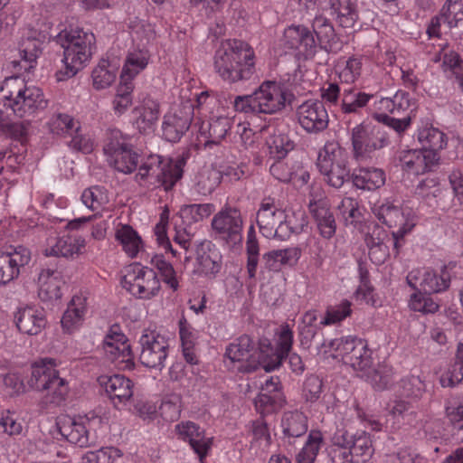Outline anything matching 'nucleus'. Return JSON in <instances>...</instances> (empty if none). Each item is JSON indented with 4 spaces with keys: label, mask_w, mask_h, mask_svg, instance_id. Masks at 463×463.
I'll return each instance as SVG.
<instances>
[{
    "label": "nucleus",
    "mask_w": 463,
    "mask_h": 463,
    "mask_svg": "<svg viewBox=\"0 0 463 463\" xmlns=\"http://www.w3.org/2000/svg\"><path fill=\"white\" fill-rule=\"evenodd\" d=\"M232 122L227 117L211 118L208 122V141L206 144H219L231 128Z\"/></svg>",
    "instance_id": "0e129e2a"
},
{
    "label": "nucleus",
    "mask_w": 463,
    "mask_h": 463,
    "mask_svg": "<svg viewBox=\"0 0 463 463\" xmlns=\"http://www.w3.org/2000/svg\"><path fill=\"white\" fill-rule=\"evenodd\" d=\"M45 35L36 30L30 29L19 43V54L21 60L14 61V66L19 65L21 70L30 71L37 63V59L43 50Z\"/></svg>",
    "instance_id": "6ab92c4d"
},
{
    "label": "nucleus",
    "mask_w": 463,
    "mask_h": 463,
    "mask_svg": "<svg viewBox=\"0 0 463 463\" xmlns=\"http://www.w3.org/2000/svg\"><path fill=\"white\" fill-rule=\"evenodd\" d=\"M308 209L319 234L325 239H331L335 234L336 222L327 198L321 196L310 199Z\"/></svg>",
    "instance_id": "aec40b11"
},
{
    "label": "nucleus",
    "mask_w": 463,
    "mask_h": 463,
    "mask_svg": "<svg viewBox=\"0 0 463 463\" xmlns=\"http://www.w3.org/2000/svg\"><path fill=\"white\" fill-rule=\"evenodd\" d=\"M323 443V435L319 430H311L307 439L297 456L298 463H314Z\"/></svg>",
    "instance_id": "864d4df0"
},
{
    "label": "nucleus",
    "mask_w": 463,
    "mask_h": 463,
    "mask_svg": "<svg viewBox=\"0 0 463 463\" xmlns=\"http://www.w3.org/2000/svg\"><path fill=\"white\" fill-rule=\"evenodd\" d=\"M39 298L43 301L57 300L61 298L60 272L51 269H42L38 276Z\"/></svg>",
    "instance_id": "72a5a7b5"
},
{
    "label": "nucleus",
    "mask_w": 463,
    "mask_h": 463,
    "mask_svg": "<svg viewBox=\"0 0 463 463\" xmlns=\"http://www.w3.org/2000/svg\"><path fill=\"white\" fill-rule=\"evenodd\" d=\"M283 44L288 49H298L306 58L317 52V42L313 33L302 25L288 27L283 35Z\"/></svg>",
    "instance_id": "5701e85b"
},
{
    "label": "nucleus",
    "mask_w": 463,
    "mask_h": 463,
    "mask_svg": "<svg viewBox=\"0 0 463 463\" xmlns=\"http://www.w3.org/2000/svg\"><path fill=\"white\" fill-rule=\"evenodd\" d=\"M283 439L288 444L307 431V418L299 411H287L281 419Z\"/></svg>",
    "instance_id": "f704fd0d"
},
{
    "label": "nucleus",
    "mask_w": 463,
    "mask_h": 463,
    "mask_svg": "<svg viewBox=\"0 0 463 463\" xmlns=\"http://www.w3.org/2000/svg\"><path fill=\"white\" fill-rule=\"evenodd\" d=\"M52 133L59 136H72L80 128V123L66 113H55L48 122Z\"/></svg>",
    "instance_id": "3c124183"
},
{
    "label": "nucleus",
    "mask_w": 463,
    "mask_h": 463,
    "mask_svg": "<svg viewBox=\"0 0 463 463\" xmlns=\"http://www.w3.org/2000/svg\"><path fill=\"white\" fill-rule=\"evenodd\" d=\"M83 204L91 211H99L109 203V196L104 187L95 185L87 188L81 194Z\"/></svg>",
    "instance_id": "bf43d9fd"
},
{
    "label": "nucleus",
    "mask_w": 463,
    "mask_h": 463,
    "mask_svg": "<svg viewBox=\"0 0 463 463\" xmlns=\"http://www.w3.org/2000/svg\"><path fill=\"white\" fill-rule=\"evenodd\" d=\"M416 292L411 295L409 307L414 312H420L423 315L434 314L439 308V304L430 297V294L425 293L420 289H415Z\"/></svg>",
    "instance_id": "5fc2aeb1"
},
{
    "label": "nucleus",
    "mask_w": 463,
    "mask_h": 463,
    "mask_svg": "<svg viewBox=\"0 0 463 463\" xmlns=\"http://www.w3.org/2000/svg\"><path fill=\"white\" fill-rule=\"evenodd\" d=\"M372 387L376 391H383L390 388L394 382V371L391 365L386 364H378L376 368L369 370L363 374Z\"/></svg>",
    "instance_id": "37998d69"
},
{
    "label": "nucleus",
    "mask_w": 463,
    "mask_h": 463,
    "mask_svg": "<svg viewBox=\"0 0 463 463\" xmlns=\"http://www.w3.org/2000/svg\"><path fill=\"white\" fill-rule=\"evenodd\" d=\"M59 363L51 357L42 358L32 366L29 385L33 390L43 392L38 406L41 410L50 411L62 406L69 394V383L60 376L57 370Z\"/></svg>",
    "instance_id": "f03ea898"
},
{
    "label": "nucleus",
    "mask_w": 463,
    "mask_h": 463,
    "mask_svg": "<svg viewBox=\"0 0 463 463\" xmlns=\"http://www.w3.org/2000/svg\"><path fill=\"white\" fill-rule=\"evenodd\" d=\"M191 124L190 113H169L165 116L163 122V136L169 142H177L189 129Z\"/></svg>",
    "instance_id": "2f4dec72"
},
{
    "label": "nucleus",
    "mask_w": 463,
    "mask_h": 463,
    "mask_svg": "<svg viewBox=\"0 0 463 463\" xmlns=\"http://www.w3.org/2000/svg\"><path fill=\"white\" fill-rule=\"evenodd\" d=\"M98 382L115 406L125 404L133 396L134 383L122 374L101 375Z\"/></svg>",
    "instance_id": "4be33fe9"
},
{
    "label": "nucleus",
    "mask_w": 463,
    "mask_h": 463,
    "mask_svg": "<svg viewBox=\"0 0 463 463\" xmlns=\"http://www.w3.org/2000/svg\"><path fill=\"white\" fill-rule=\"evenodd\" d=\"M57 42L63 49L64 73L72 77L90 60L95 36L91 32L77 27L59 33Z\"/></svg>",
    "instance_id": "423d86ee"
},
{
    "label": "nucleus",
    "mask_w": 463,
    "mask_h": 463,
    "mask_svg": "<svg viewBox=\"0 0 463 463\" xmlns=\"http://www.w3.org/2000/svg\"><path fill=\"white\" fill-rule=\"evenodd\" d=\"M139 155L133 149V146H129L127 149L117 152L110 157L107 158L109 165L113 166L117 171L123 174H131L138 165Z\"/></svg>",
    "instance_id": "a18cd8bd"
},
{
    "label": "nucleus",
    "mask_w": 463,
    "mask_h": 463,
    "mask_svg": "<svg viewBox=\"0 0 463 463\" xmlns=\"http://www.w3.org/2000/svg\"><path fill=\"white\" fill-rule=\"evenodd\" d=\"M179 439L188 442L193 450L199 456L200 460L206 457L211 448L212 440L205 437V431L195 422L181 421L175 426Z\"/></svg>",
    "instance_id": "412c9836"
},
{
    "label": "nucleus",
    "mask_w": 463,
    "mask_h": 463,
    "mask_svg": "<svg viewBox=\"0 0 463 463\" xmlns=\"http://www.w3.org/2000/svg\"><path fill=\"white\" fill-rule=\"evenodd\" d=\"M115 237L121 244L123 250L130 258L137 257V253L142 249V240L130 225H119L116 230Z\"/></svg>",
    "instance_id": "c03bdc74"
},
{
    "label": "nucleus",
    "mask_w": 463,
    "mask_h": 463,
    "mask_svg": "<svg viewBox=\"0 0 463 463\" xmlns=\"http://www.w3.org/2000/svg\"><path fill=\"white\" fill-rule=\"evenodd\" d=\"M31 258L30 250L21 245L0 250V285H6L16 279L21 268L28 265Z\"/></svg>",
    "instance_id": "f3484780"
},
{
    "label": "nucleus",
    "mask_w": 463,
    "mask_h": 463,
    "mask_svg": "<svg viewBox=\"0 0 463 463\" xmlns=\"http://www.w3.org/2000/svg\"><path fill=\"white\" fill-rule=\"evenodd\" d=\"M86 247V240L81 236H62L53 245L44 250L46 256L74 257L82 254Z\"/></svg>",
    "instance_id": "7c9ffc66"
},
{
    "label": "nucleus",
    "mask_w": 463,
    "mask_h": 463,
    "mask_svg": "<svg viewBox=\"0 0 463 463\" xmlns=\"http://www.w3.org/2000/svg\"><path fill=\"white\" fill-rule=\"evenodd\" d=\"M184 164V160H164L158 155H152L139 166L136 179L168 191L183 176Z\"/></svg>",
    "instance_id": "0eeeda50"
},
{
    "label": "nucleus",
    "mask_w": 463,
    "mask_h": 463,
    "mask_svg": "<svg viewBox=\"0 0 463 463\" xmlns=\"http://www.w3.org/2000/svg\"><path fill=\"white\" fill-rule=\"evenodd\" d=\"M120 457L119 450L112 448H101L95 451H88L81 458V463H114Z\"/></svg>",
    "instance_id": "338daca9"
},
{
    "label": "nucleus",
    "mask_w": 463,
    "mask_h": 463,
    "mask_svg": "<svg viewBox=\"0 0 463 463\" xmlns=\"http://www.w3.org/2000/svg\"><path fill=\"white\" fill-rule=\"evenodd\" d=\"M116 67L102 60L92 71L93 87L103 90L109 87L116 79Z\"/></svg>",
    "instance_id": "6e6d98bb"
},
{
    "label": "nucleus",
    "mask_w": 463,
    "mask_h": 463,
    "mask_svg": "<svg viewBox=\"0 0 463 463\" xmlns=\"http://www.w3.org/2000/svg\"><path fill=\"white\" fill-rule=\"evenodd\" d=\"M320 5L343 28H353L358 19L356 0H320Z\"/></svg>",
    "instance_id": "393cba45"
},
{
    "label": "nucleus",
    "mask_w": 463,
    "mask_h": 463,
    "mask_svg": "<svg viewBox=\"0 0 463 463\" xmlns=\"http://www.w3.org/2000/svg\"><path fill=\"white\" fill-rule=\"evenodd\" d=\"M385 173L381 168L361 167L352 175L354 185L358 189L374 191L385 184Z\"/></svg>",
    "instance_id": "c9c22d12"
},
{
    "label": "nucleus",
    "mask_w": 463,
    "mask_h": 463,
    "mask_svg": "<svg viewBox=\"0 0 463 463\" xmlns=\"http://www.w3.org/2000/svg\"><path fill=\"white\" fill-rule=\"evenodd\" d=\"M439 156L433 151L420 149L402 150L399 154L402 169L408 174L422 175L438 163Z\"/></svg>",
    "instance_id": "a211bd4d"
},
{
    "label": "nucleus",
    "mask_w": 463,
    "mask_h": 463,
    "mask_svg": "<svg viewBox=\"0 0 463 463\" xmlns=\"http://www.w3.org/2000/svg\"><path fill=\"white\" fill-rule=\"evenodd\" d=\"M215 211L213 203H194L184 205L180 209V215L189 223L198 222L208 218Z\"/></svg>",
    "instance_id": "13d9d810"
},
{
    "label": "nucleus",
    "mask_w": 463,
    "mask_h": 463,
    "mask_svg": "<svg viewBox=\"0 0 463 463\" xmlns=\"http://www.w3.org/2000/svg\"><path fill=\"white\" fill-rule=\"evenodd\" d=\"M139 345L140 363L147 368L161 371L168 356V340L156 331H150L141 335Z\"/></svg>",
    "instance_id": "ddd939ff"
},
{
    "label": "nucleus",
    "mask_w": 463,
    "mask_h": 463,
    "mask_svg": "<svg viewBox=\"0 0 463 463\" xmlns=\"http://www.w3.org/2000/svg\"><path fill=\"white\" fill-rule=\"evenodd\" d=\"M150 262L152 266L158 270L163 281L174 291L177 290L179 282L173 265L166 261L162 255H155Z\"/></svg>",
    "instance_id": "680f3d73"
},
{
    "label": "nucleus",
    "mask_w": 463,
    "mask_h": 463,
    "mask_svg": "<svg viewBox=\"0 0 463 463\" xmlns=\"http://www.w3.org/2000/svg\"><path fill=\"white\" fill-rule=\"evenodd\" d=\"M313 32L317 35L321 48L328 51L336 41V35L331 22L322 14H317L312 23Z\"/></svg>",
    "instance_id": "de8ad7c7"
},
{
    "label": "nucleus",
    "mask_w": 463,
    "mask_h": 463,
    "mask_svg": "<svg viewBox=\"0 0 463 463\" xmlns=\"http://www.w3.org/2000/svg\"><path fill=\"white\" fill-rule=\"evenodd\" d=\"M442 69L448 77L454 76L463 90V61L453 51L444 52L442 57Z\"/></svg>",
    "instance_id": "e2e57ef3"
},
{
    "label": "nucleus",
    "mask_w": 463,
    "mask_h": 463,
    "mask_svg": "<svg viewBox=\"0 0 463 463\" xmlns=\"http://www.w3.org/2000/svg\"><path fill=\"white\" fill-rule=\"evenodd\" d=\"M4 106L12 109L18 118H27L47 107L41 89L27 86L19 77L6 78L0 89Z\"/></svg>",
    "instance_id": "20e7f679"
},
{
    "label": "nucleus",
    "mask_w": 463,
    "mask_h": 463,
    "mask_svg": "<svg viewBox=\"0 0 463 463\" xmlns=\"http://www.w3.org/2000/svg\"><path fill=\"white\" fill-rule=\"evenodd\" d=\"M195 253L200 273L214 277L220 271L222 256L212 241L204 240L195 243Z\"/></svg>",
    "instance_id": "a878e982"
},
{
    "label": "nucleus",
    "mask_w": 463,
    "mask_h": 463,
    "mask_svg": "<svg viewBox=\"0 0 463 463\" xmlns=\"http://www.w3.org/2000/svg\"><path fill=\"white\" fill-rule=\"evenodd\" d=\"M222 173L214 168H204L194 177L193 190L203 196L211 194L221 184Z\"/></svg>",
    "instance_id": "79ce46f5"
},
{
    "label": "nucleus",
    "mask_w": 463,
    "mask_h": 463,
    "mask_svg": "<svg viewBox=\"0 0 463 463\" xmlns=\"http://www.w3.org/2000/svg\"><path fill=\"white\" fill-rule=\"evenodd\" d=\"M337 442L342 440L346 448L353 453V456L370 458L373 454L372 441L365 432L350 434L348 431L342 432L336 437Z\"/></svg>",
    "instance_id": "4c0bfd02"
},
{
    "label": "nucleus",
    "mask_w": 463,
    "mask_h": 463,
    "mask_svg": "<svg viewBox=\"0 0 463 463\" xmlns=\"http://www.w3.org/2000/svg\"><path fill=\"white\" fill-rule=\"evenodd\" d=\"M285 211L281 209L272 197H265L256 213V222L260 233L271 239L274 227L285 219Z\"/></svg>",
    "instance_id": "b1692460"
},
{
    "label": "nucleus",
    "mask_w": 463,
    "mask_h": 463,
    "mask_svg": "<svg viewBox=\"0 0 463 463\" xmlns=\"http://www.w3.org/2000/svg\"><path fill=\"white\" fill-rule=\"evenodd\" d=\"M149 58L150 55L146 50L130 52L125 60L120 80L123 81H132L147 66Z\"/></svg>",
    "instance_id": "a19ab883"
},
{
    "label": "nucleus",
    "mask_w": 463,
    "mask_h": 463,
    "mask_svg": "<svg viewBox=\"0 0 463 463\" xmlns=\"http://www.w3.org/2000/svg\"><path fill=\"white\" fill-rule=\"evenodd\" d=\"M135 113L138 114L136 119L137 128L140 132H146L152 128L159 118V103L154 99H146L142 108H136Z\"/></svg>",
    "instance_id": "09e8293b"
},
{
    "label": "nucleus",
    "mask_w": 463,
    "mask_h": 463,
    "mask_svg": "<svg viewBox=\"0 0 463 463\" xmlns=\"http://www.w3.org/2000/svg\"><path fill=\"white\" fill-rule=\"evenodd\" d=\"M293 344V332L288 325L282 326L278 340V349L270 344H260L258 354V364L266 372L277 369L282 363L285 354L290 352Z\"/></svg>",
    "instance_id": "4468645a"
},
{
    "label": "nucleus",
    "mask_w": 463,
    "mask_h": 463,
    "mask_svg": "<svg viewBox=\"0 0 463 463\" xmlns=\"http://www.w3.org/2000/svg\"><path fill=\"white\" fill-rule=\"evenodd\" d=\"M318 354H330L351 366L362 377L373 364V351L365 340L356 336H345L323 340L317 346Z\"/></svg>",
    "instance_id": "39448f33"
},
{
    "label": "nucleus",
    "mask_w": 463,
    "mask_h": 463,
    "mask_svg": "<svg viewBox=\"0 0 463 463\" xmlns=\"http://www.w3.org/2000/svg\"><path fill=\"white\" fill-rule=\"evenodd\" d=\"M213 59L215 71L225 81L249 80L256 73L254 52L245 43L235 40L222 42Z\"/></svg>",
    "instance_id": "f257e3e1"
},
{
    "label": "nucleus",
    "mask_w": 463,
    "mask_h": 463,
    "mask_svg": "<svg viewBox=\"0 0 463 463\" xmlns=\"http://www.w3.org/2000/svg\"><path fill=\"white\" fill-rule=\"evenodd\" d=\"M398 387V392L402 396L413 400L421 398L426 390L424 382L420 377L415 375H409L402 378Z\"/></svg>",
    "instance_id": "052dcab7"
},
{
    "label": "nucleus",
    "mask_w": 463,
    "mask_h": 463,
    "mask_svg": "<svg viewBox=\"0 0 463 463\" xmlns=\"http://www.w3.org/2000/svg\"><path fill=\"white\" fill-rule=\"evenodd\" d=\"M56 425L60 434L69 442L81 448L90 444L89 431L81 420L64 415L58 419Z\"/></svg>",
    "instance_id": "cd10ccee"
},
{
    "label": "nucleus",
    "mask_w": 463,
    "mask_h": 463,
    "mask_svg": "<svg viewBox=\"0 0 463 463\" xmlns=\"http://www.w3.org/2000/svg\"><path fill=\"white\" fill-rule=\"evenodd\" d=\"M451 276L444 268L440 272L429 269H414L406 277L408 285L413 289H420L425 293H439L449 288Z\"/></svg>",
    "instance_id": "2eb2a0df"
},
{
    "label": "nucleus",
    "mask_w": 463,
    "mask_h": 463,
    "mask_svg": "<svg viewBox=\"0 0 463 463\" xmlns=\"http://www.w3.org/2000/svg\"><path fill=\"white\" fill-rule=\"evenodd\" d=\"M254 344L252 339L243 335L237 338L234 342L230 344L226 348L227 357L233 363H245V365L240 367L241 370L245 372H250L257 368V364H254L253 359Z\"/></svg>",
    "instance_id": "bb28decb"
},
{
    "label": "nucleus",
    "mask_w": 463,
    "mask_h": 463,
    "mask_svg": "<svg viewBox=\"0 0 463 463\" xmlns=\"http://www.w3.org/2000/svg\"><path fill=\"white\" fill-rule=\"evenodd\" d=\"M372 98H373V95L363 92L357 88H343L341 110L345 114L359 113Z\"/></svg>",
    "instance_id": "ea45409f"
},
{
    "label": "nucleus",
    "mask_w": 463,
    "mask_h": 463,
    "mask_svg": "<svg viewBox=\"0 0 463 463\" xmlns=\"http://www.w3.org/2000/svg\"><path fill=\"white\" fill-rule=\"evenodd\" d=\"M372 211L380 222L393 229L392 232V241L394 248L398 250L401 247L400 241L416 224L413 212L409 208H400L389 201H385L381 204H374Z\"/></svg>",
    "instance_id": "9d476101"
},
{
    "label": "nucleus",
    "mask_w": 463,
    "mask_h": 463,
    "mask_svg": "<svg viewBox=\"0 0 463 463\" xmlns=\"http://www.w3.org/2000/svg\"><path fill=\"white\" fill-rule=\"evenodd\" d=\"M317 165L325 182L332 187L340 188L350 178L346 155L337 142L325 144L318 154Z\"/></svg>",
    "instance_id": "6e6552de"
},
{
    "label": "nucleus",
    "mask_w": 463,
    "mask_h": 463,
    "mask_svg": "<svg viewBox=\"0 0 463 463\" xmlns=\"http://www.w3.org/2000/svg\"><path fill=\"white\" fill-rule=\"evenodd\" d=\"M463 380V342L458 345L455 362L440 375L443 387H453Z\"/></svg>",
    "instance_id": "8fccbe9b"
},
{
    "label": "nucleus",
    "mask_w": 463,
    "mask_h": 463,
    "mask_svg": "<svg viewBox=\"0 0 463 463\" xmlns=\"http://www.w3.org/2000/svg\"><path fill=\"white\" fill-rule=\"evenodd\" d=\"M131 145L129 137L123 135L119 129L111 128L107 131L103 151L109 158Z\"/></svg>",
    "instance_id": "4d7b16f0"
},
{
    "label": "nucleus",
    "mask_w": 463,
    "mask_h": 463,
    "mask_svg": "<svg viewBox=\"0 0 463 463\" xmlns=\"http://www.w3.org/2000/svg\"><path fill=\"white\" fill-rule=\"evenodd\" d=\"M300 256L301 251L298 247L273 250L263 254V268L269 271L279 272L284 266H295Z\"/></svg>",
    "instance_id": "c756f323"
},
{
    "label": "nucleus",
    "mask_w": 463,
    "mask_h": 463,
    "mask_svg": "<svg viewBox=\"0 0 463 463\" xmlns=\"http://www.w3.org/2000/svg\"><path fill=\"white\" fill-rule=\"evenodd\" d=\"M14 320L19 331L30 335H38L46 325L43 311L34 307L19 308Z\"/></svg>",
    "instance_id": "c85d7f7f"
},
{
    "label": "nucleus",
    "mask_w": 463,
    "mask_h": 463,
    "mask_svg": "<svg viewBox=\"0 0 463 463\" xmlns=\"http://www.w3.org/2000/svg\"><path fill=\"white\" fill-rule=\"evenodd\" d=\"M116 344V345H113L109 342V346L105 347L104 350L108 358L120 370L133 369L135 365L134 354L128 341H118Z\"/></svg>",
    "instance_id": "58836bf2"
},
{
    "label": "nucleus",
    "mask_w": 463,
    "mask_h": 463,
    "mask_svg": "<svg viewBox=\"0 0 463 463\" xmlns=\"http://www.w3.org/2000/svg\"><path fill=\"white\" fill-rule=\"evenodd\" d=\"M354 157L358 161L372 158L374 152L389 145V135L381 125L362 123L351 130Z\"/></svg>",
    "instance_id": "1a4fd4ad"
},
{
    "label": "nucleus",
    "mask_w": 463,
    "mask_h": 463,
    "mask_svg": "<svg viewBox=\"0 0 463 463\" xmlns=\"http://www.w3.org/2000/svg\"><path fill=\"white\" fill-rule=\"evenodd\" d=\"M300 127L309 134H318L328 127L329 117L322 100L308 99L297 109Z\"/></svg>",
    "instance_id": "dca6fc26"
},
{
    "label": "nucleus",
    "mask_w": 463,
    "mask_h": 463,
    "mask_svg": "<svg viewBox=\"0 0 463 463\" xmlns=\"http://www.w3.org/2000/svg\"><path fill=\"white\" fill-rule=\"evenodd\" d=\"M441 12L444 22L449 28L458 26L463 21V0H448Z\"/></svg>",
    "instance_id": "774afa93"
},
{
    "label": "nucleus",
    "mask_w": 463,
    "mask_h": 463,
    "mask_svg": "<svg viewBox=\"0 0 463 463\" xmlns=\"http://www.w3.org/2000/svg\"><path fill=\"white\" fill-rule=\"evenodd\" d=\"M211 225L215 236L229 247L241 242L243 219L239 209L225 205L213 216Z\"/></svg>",
    "instance_id": "f8f14e48"
},
{
    "label": "nucleus",
    "mask_w": 463,
    "mask_h": 463,
    "mask_svg": "<svg viewBox=\"0 0 463 463\" xmlns=\"http://www.w3.org/2000/svg\"><path fill=\"white\" fill-rule=\"evenodd\" d=\"M377 109L390 112L397 117L411 115L416 109L415 101L410 98L409 93L398 90L392 98H382L377 103Z\"/></svg>",
    "instance_id": "473e14b6"
},
{
    "label": "nucleus",
    "mask_w": 463,
    "mask_h": 463,
    "mask_svg": "<svg viewBox=\"0 0 463 463\" xmlns=\"http://www.w3.org/2000/svg\"><path fill=\"white\" fill-rule=\"evenodd\" d=\"M418 141L423 151H433L435 153L443 149L447 144L445 134L432 126H425L419 129Z\"/></svg>",
    "instance_id": "49530a36"
},
{
    "label": "nucleus",
    "mask_w": 463,
    "mask_h": 463,
    "mask_svg": "<svg viewBox=\"0 0 463 463\" xmlns=\"http://www.w3.org/2000/svg\"><path fill=\"white\" fill-rule=\"evenodd\" d=\"M269 153L273 159H283L294 148V142L288 135L278 132L270 135L266 141Z\"/></svg>",
    "instance_id": "603ef678"
},
{
    "label": "nucleus",
    "mask_w": 463,
    "mask_h": 463,
    "mask_svg": "<svg viewBox=\"0 0 463 463\" xmlns=\"http://www.w3.org/2000/svg\"><path fill=\"white\" fill-rule=\"evenodd\" d=\"M121 284L134 297L150 299L156 297L161 284L153 269L139 264L131 266L124 275Z\"/></svg>",
    "instance_id": "9b49d317"
},
{
    "label": "nucleus",
    "mask_w": 463,
    "mask_h": 463,
    "mask_svg": "<svg viewBox=\"0 0 463 463\" xmlns=\"http://www.w3.org/2000/svg\"><path fill=\"white\" fill-rule=\"evenodd\" d=\"M293 94L273 81L263 82L252 94L237 96L234 109L246 114H275L291 103Z\"/></svg>",
    "instance_id": "7ed1b4c3"
},
{
    "label": "nucleus",
    "mask_w": 463,
    "mask_h": 463,
    "mask_svg": "<svg viewBox=\"0 0 463 463\" xmlns=\"http://www.w3.org/2000/svg\"><path fill=\"white\" fill-rule=\"evenodd\" d=\"M86 299L81 296H74L64 312L61 324L65 333L71 334L81 324L86 313Z\"/></svg>",
    "instance_id": "e433bc0d"
},
{
    "label": "nucleus",
    "mask_w": 463,
    "mask_h": 463,
    "mask_svg": "<svg viewBox=\"0 0 463 463\" xmlns=\"http://www.w3.org/2000/svg\"><path fill=\"white\" fill-rule=\"evenodd\" d=\"M133 90L134 84L132 81H123L120 80L116 97L113 100V108L116 113L121 115L131 106V93Z\"/></svg>",
    "instance_id": "69168bd1"
}]
</instances>
